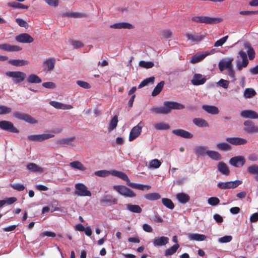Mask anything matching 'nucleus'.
Returning <instances> with one entry per match:
<instances>
[{"label":"nucleus","instance_id":"nucleus-18","mask_svg":"<svg viewBox=\"0 0 258 258\" xmlns=\"http://www.w3.org/2000/svg\"><path fill=\"white\" fill-rule=\"evenodd\" d=\"M240 115L245 118H258V114L252 110H244L240 112Z\"/></svg>","mask_w":258,"mask_h":258},{"label":"nucleus","instance_id":"nucleus-20","mask_svg":"<svg viewBox=\"0 0 258 258\" xmlns=\"http://www.w3.org/2000/svg\"><path fill=\"white\" fill-rule=\"evenodd\" d=\"M49 104L52 106L57 109L68 110L73 108V106H72L71 105L65 104L55 101H50Z\"/></svg>","mask_w":258,"mask_h":258},{"label":"nucleus","instance_id":"nucleus-61","mask_svg":"<svg viewBox=\"0 0 258 258\" xmlns=\"http://www.w3.org/2000/svg\"><path fill=\"white\" fill-rule=\"evenodd\" d=\"M11 186L14 189L17 190L18 191H23L25 189V186L23 184H11Z\"/></svg>","mask_w":258,"mask_h":258},{"label":"nucleus","instance_id":"nucleus-22","mask_svg":"<svg viewBox=\"0 0 258 258\" xmlns=\"http://www.w3.org/2000/svg\"><path fill=\"white\" fill-rule=\"evenodd\" d=\"M169 242V238L165 236L158 237L154 238L153 244L155 246L166 245Z\"/></svg>","mask_w":258,"mask_h":258},{"label":"nucleus","instance_id":"nucleus-33","mask_svg":"<svg viewBox=\"0 0 258 258\" xmlns=\"http://www.w3.org/2000/svg\"><path fill=\"white\" fill-rule=\"evenodd\" d=\"M188 237L190 240L198 241H204L206 239V236L198 233L188 234Z\"/></svg>","mask_w":258,"mask_h":258},{"label":"nucleus","instance_id":"nucleus-19","mask_svg":"<svg viewBox=\"0 0 258 258\" xmlns=\"http://www.w3.org/2000/svg\"><path fill=\"white\" fill-rule=\"evenodd\" d=\"M0 49L9 52L19 51L22 49V48L17 45H11L9 44L5 43L0 44Z\"/></svg>","mask_w":258,"mask_h":258},{"label":"nucleus","instance_id":"nucleus-42","mask_svg":"<svg viewBox=\"0 0 258 258\" xmlns=\"http://www.w3.org/2000/svg\"><path fill=\"white\" fill-rule=\"evenodd\" d=\"M127 209L133 213H141L142 211V208L137 205L128 204Z\"/></svg>","mask_w":258,"mask_h":258},{"label":"nucleus","instance_id":"nucleus-43","mask_svg":"<svg viewBox=\"0 0 258 258\" xmlns=\"http://www.w3.org/2000/svg\"><path fill=\"white\" fill-rule=\"evenodd\" d=\"M179 247L178 244H175L171 247L167 249L165 251V255L166 256H169L176 252Z\"/></svg>","mask_w":258,"mask_h":258},{"label":"nucleus","instance_id":"nucleus-3","mask_svg":"<svg viewBox=\"0 0 258 258\" xmlns=\"http://www.w3.org/2000/svg\"><path fill=\"white\" fill-rule=\"evenodd\" d=\"M191 21L199 23L213 25L223 21V19L219 17H210L208 16H198L191 18Z\"/></svg>","mask_w":258,"mask_h":258},{"label":"nucleus","instance_id":"nucleus-8","mask_svg":"<svg viewBox=\"0 0 258 258\" xmlns=\"http://www.w3.org/2000/svg\"><path fill=\"white\" fill-rule=\"evenodd\" d=\"M143 125V122L140 121L136 126L133 127L130 133L129 141H133L140 135Z\"/></svg>","mask_w":258,"mask_h":258},{"label":"nucleus","instance_id":"nucleus-62","mask_svg":"<svg viewBox=\"0 0 258 258\" xmlns=\"http://www.w3.org/2000/svg\"><path fill=\"white\" fill-rule=\"evenodd\" d=\"M77 84L80 87L85 88V89H89L91 88V86L89 83H88L86 82L83 81H77Z\"/></svg>","mask_w":258,"mask_h":258},{"label":"nucleus","instance_id":"nucleus-50","mask_svg":"<svg viewBox=\"0 0 258 258\" xmlns=\"http://www.w3.org/2000/svg\"><path fill=\"white\" fill-rule=\"evenodd\" d=\"M118 122L117 116L115 115L111 120L109 126H108V131L109 132L113 130L117 126Z\"/></svg>","mask_w":258,"mask_h":258},{"label":"nucleus","instance_id":"nucleus-46","mask_svg":"<svg viewBox=\"0 0 258 258\" xmlns=\"http://www.w3.org/2000/svg\"><path fill=\"white\" fill-rule=\"evenodd\" d=\"M145 198L150 201H155L160 199L161 196L157 192L149 193L144 196Z\"/></svg>","mask_w":258,"mask_h":258},{"label":"nucleus","instance_id":"nucleus-26","mask_svg":"<svg viewBox=\"0 0 258 258\" xmlns=\"http://www.w3.org/2000/svg\"><path fill=\"white\" fill-rule=\"evenodd\" d=\"M202 108L209 113L212 114H217L219 112V110L215 106L204 105L202 106Z\"/></svg>","mask_w":258,"mask_h":258},{"label":"nucleus","instance_id":"nucleus-21","mask_svg":"<svg viewBox=\"0 0 258 258\" xmlns=\"http://www.w3.org/2000/svg\"><path fill=\"white\" fill-rule=\"evenodd\" d=\"M172 133L174 135L185 139H191L193 135L188 132L182 129L174 130Z\"/></svg>","mask_w":258,"mask_h":258},{"label":"nucleus","instance_id":"nucleus-30","mask_svg":"<svg viewBox=\"0 0 258 258\" xmlns=\"http://www.w3.org/2000/svg\"><path fill=\"white\" fill-rule=\"evenodd\" d=\"M75 140V137H73L70 138H67V139H62L57 140L56 142V144L60 146H64V145H71L73 146L72 144V142L74 141Z\"/></svg>","mask_w":258,"mask_h":258},{"label":"nucleus","instance_id":"nucleus-51","mask_svg":"<svg viewBox=\"0 0 258 258\" xmlns=\"http://www.w3.org/2000/svg\"><path fill=\"white\" fill-rule=\"evenodd\" d=\"M155 128L157 130H167L170 128V125L164 122H159L154 125Z\"/></svg>","mask_w":258,"mask_h":258},{"label":"nucleus","instance_id":"nucleus-36","mask_svg":"<svg viewBox=\"0 0 258 258\" xmlns=\"http://www.w3.org/2000/svg\"><path fill=\"white\" fill-rule=\"evenodd\" d=\"M244 47L247 49V54L248 56L249 60H253L255 57V51L253 48L251 47V45L249 43H246L244 44Z\"/></svg>","mask_w":258,"mask_h":258},{"label":"nucleus","instance_id":"nucleus-9","mask_svg":"<svg viewBox=\"0 0 258 258\" xmlns=\"http://www.w3.org/2000/svg\"><path fill=\"white\" fill-rule=\"evenodd\" d=\"M242 183V181L236 180L235 181L220 182L218 183L217 186L221 189L235 188Z\"/></svg>","mask_w":258,"mask_h":258},{"label":"nucleus","instance_id":"nucleus-59","mask_svg":"<svg viewBox=\"0 0 258 258\" xmlns=\"http://www.w3.org/2000/svg\"><path fill=\"white\" fill-rule=\"evenodd\" d=\"M12 109L5 105H0V114H6L10 113Z\"/></svg>","mask_w":258,"mask_h":258},{"label":"nucleus","instance_id":"nucleus-38","mask_svg":"<svg viewBox=\"0 0 258 258\" xmlns=\"http://www.w3.org/2000/svg\"><path fill=\"white\" fill-rule=\"evenodd\" d=\"M193 123L199 127H208L209 124L205 119L201 118H195L193 119Z\"/></svg>","mask_w":258,"mask_h":258},{"label":"nucleus","instance_id":"nucleus-48","mask_svg":"<svg viewBox=\"0 0 258 258\" xmlns=\"http://www.w3.org/2000/svg\"><path fill=\"white\" fill-rule=\"evenodd\" d=\"M239 56L242 59V66L244 68L247 66L248 64V60L247 57V54L243 50H240L238 53Z\"/></svg>","mask_w":258,"mask_h":258},{"label":"nucleus","instance_id":"nucleus-56","mask_svg":"<svg viewBox=\"0 0 258 258\" xmlns=\"http://www.w3.org/2000/svg\"><path fill=\"white\" fill-rule=\"evenodd\" d=\"M228 38V36L226 35L219 40H217L215 42V43L214 44V47H219L222 46L225 42L227 41V39Z\"/></svg>","mask_w":258,"mask_h":258},{"label":"nucleus","instance_id":"nucleus-47","mask_svg":"<svg viewBox=\"0 0 258 258\" xmlns=\"http://www.w3.org/2000/svg\"><path fill=\"white\" fill-rule=\"evenodd\" d=\"M207 155L210 158L214 160H220L221 159V155L216 151H209L207 152Z\"/></svg>","mask_w":258,"mask_h":258},{"label":"nucleus","instance_id":"nucleus-24","mask_svg":"<svg viewBox=\"0 0 258 258\" xmlns=\"http://www.w3.org/2000/svg\"><path fill=\"white\" fill-rule=\"evenodd\" d=\"M61 17L85 18L87 16L86 14L79 12H68L60 14Z\"/></svg>","mask_w":258,"mask_h":258},{"label":"nucleus","instance_id":"nucleus-37","mask_svg":"<svg viewBox=\"0 0 258 258\" xmlns=\"http://www.w3.org/2000/svg\"><path fill=\"white\" fill-rule=\"evenodd\" d=\"M27 81L29 83L38 84L42 82V80L37 75L31 74L28 77Z\"/></svg>","mask_w":258,"mask_h":258},{"label":"nucleus","instance_id":"nucleus-41","mask_svg":"<svg viewBox=\"0 0 258 258\" xmlns=\"http://www.w3.org/2000/svg\"><path fill=\"white\" fill-rule=\"evenodd\" d=\"M216 148L220 151H227L231 150V146L228 144L224 142L218 143Z\"/></svg>","mask_w":258,"mask_h":258},{"label":"nucleus","instance_id":"nucleus-1","mask_svg":"<svg viewBox=\"0 0 258 258\" xmlns=\"http://www.w3.org/2000/svg\"><path fill=\"white\" fill-rule=\"evenodd\" d=\"M96 176L99 177H107L110 174L117 177L122 180L125 181L127 184L132 188L138 189L141 190H148L151 188V186L148 185H144L141 184H137L131 182L128 176L124 173L117 170H112L111 171L106 170H101L96 171L94 172Z\"/></svg>","mask_w":258,"mask_h":258},{"label":"nucleus","instance_id":"nucleus-64","mask_svg":"<svg viewBox=\"0 0 258 258\" xmlns=\"http://www.w3.org/2000/svg\"><path fill=\"white\" fill-rule=\"evenodd\" d=\"M16 22L21 27L26 28L28 26V23L25 21L21 18L16 19Z\"/></svg>","mask_w":258,"mask_h":258},{"label":"nucleus","instance_id":"nucleus-7","mask_svg":"<svg viewBox=\"0 0 258 258\" xmlns=\"http://www.w3.org/2000/svg\"><path fill=\"white\" fill-rule=\"evenodd\" d=\"M75 194L81 197H90L91 192L88 190L87 187L83 183H78L75 184Z\"/></svg>","mask_w":258,"mask_h":258},{"label":"nucleus","instance_id":"nucleus-60","mask_svg":"<svg viewBox=\"0 0 258 258\" xmlns=\"http://www.w3.org/2000/svg\"><path fill=\"white\" fill-rule=\"evenodd\" d=\"M232 239V237L230 235H226L222 237L219 238L218 241L220 243H227L231 241Z\"/></svg>","mask_w":258,"mask_h":258},{"label":"nucleus","instance_id":"nucleus-27","mask_svg":"<svg viewBox=\"0 0 258 258\" xmlns=\"http://www.w3.org/2000/svg\"><path fill=\"white\" fill-rule=\"evenodd\" d=\"M176 197L178 202L183 204L187 203L190 200V197L183 192L178 193Z\"/></svg>","mask_w":258,"mask_h":258},{"label":"nucleus","instance_id":"nucleus-63","mask_svg":"<svg viewBox=\"0 0 258 258\" xmlns=\"http://www.w3.org/2000/svg\"><path fill=\"white\" fill-rule=\"evenodd\" d=\"M161 33L163 38H169L171 37L172 34L170 30H164Z\"/></svg>","mask_w":258,"mask_h":258},{"label":"nucleus","instance_id":"nucleus-14","mask_svg":"<svg viewBox=\"0 0 258 258\" xmlns=\"http://www.w3.org/2000/svg\"><path fill=\"white\" fill-rule=\"evenodd\" d=\"M233 60L232 58H229L227 59H223L221 60L219 64L218 67L221 72L223 71L226 69H228L232 66V62Z\"/></svg>","mask_w":258,"mask_h":258},{"label":"nucleus","instance_id":"nucleus-17","mask_svg":"<svg viewBox=\"0 0 258 258\" xmlns=\"http://www.w3.org/2000/svg\"><path fill=\"white\" fill-rule=\"evenodd\" d=\"M226 141L233 145H241L247 143V140L238 137L227 138Z\"/></svg>","mask_w":258,"mask_h":258},{"label":"nucleus","instance_id":"nucleus-11","mask_svg":"<svg viewBox=\"0 0 258 258\" xmlns=\"http://www.w3.org/2000/svg\"><path fill=\"white\" fill-rule=\"evenodd\" d=\"M0 128L14 133L19 132V130L14 126L12 122L7 120L0 121Z\"/></svg>","mask_w":258,"mask_h":258},{"label":"nucleus","instance_id":"nucleus-55","mask_svg":"<svg viewBox=\"0 0 258 258\" xmlns=\"http://www.w3.org/2000/svg\"><path fill=\"white\" fill-rule=\"evenodd\" d=\"M247 171L249 173L252 175H258V165H253L247 168Z\"/></svg>","mask_w":258,"mask_h":258},{"label":"nucleus","instance_id":"nucleus-45","mask_svg":"<svg viewBox=\"0 0 258 258\" xmlns=\"http://www.w3.org/2000/svg\"><path fill=\"white\" fill-rule=\"evenodd\" d=\"M7 5L9 7L14 9H28L29 8V6H28L16 2L8 3Z\"/></svg>","mask_w":258,"mask_h":258},{"label":"nucleus","instance_id":"nucleus-39","mask_svg":"<svg viewBox=\"0 0 258 258\" xmlns=\"http://www.w3.org/2000/svg\"><path fill=\"white\" fill-rule=\"evenodd\" d=\"M164 84L165 83L163 81H162L159 83L154 89L152 93V95L153 96H156L158 95L161 92Z\"/></svg>","mask_w":258,"mask_h":258},{"label":"nucleus","instance_id":"nucleus-2","mask_svg":"<svg viewBox=\"0 0 258 258\" xmlns=\"http://www.w3.org/2000/svg\"><path fill=\"white\" fill-rule=\"evenodd\" d=\"M185 108L184 105L173 101H165L163 106L160 107H153L151 108L152 112L155 114H167L171 112V109H183Z\"/></svg>","mask_w":258,"mask_h":258},{"label":"nucleus","instance_id":"nucleus-13","mask_svg":"<svg viewBox=\"0 0 258 258\" xmlns=\"http://www.w3.org/2000/svg\"><path fill=\"white\" fill-rule=\"evenodd\" d=\"M245 162L244 157L241 156H235L231 158L229 160V163L236 167L243 166Z\"/></svg>","mask_w":258,"mask_h":258},{"label":"nucleus","instance_id":"nucleus-53","mask_svg":"<svg viewBox=\"0 0 258 258\" xmlns=\"http://www.w3.org/2000/svg\"><path fill=\"white\" fill-rule=\"evenodd\" d=\"M139 65L140 67L143 68L150 69L154 67V64L152 61H145L144 60H141L139 62Z\"/></svg>","mask_w":258,"mask_h":258},{"label":"nucleus","instance_id":"nucleus-35","mask_svg":"<svg viewBox=\"0 0 258 258\" xmlns=\"http://www.w3.org/2000/svg\"><path fill=\"white\" fill-rule=\"evenodd\" d=\"M208 147L205 146H197L194 149L195 154L198 156H204L207 155V152L209 151L207 150Z\"/></svg>","mask_w":258,"mask_h":258},{"label":"nucleus","instance_id":"nucleus-31","mask_svg":"<svg viewBox=\"0 0 258 258\" xmlns=\"http://www.w3.org/2000/svg\"><path fill=\"white\" fill-rule=\"evenodd\" d=\"M9 63L14 66L21 67L28 65L29 62L23 59H10Z\"/></svg>","mask_w":258,"mask_h":258},{"label":"nucleus","instance_id":"nucleus-40","mask_svg":"<svg viewBox=\"0 0 258 258\" xmlns=\"http://www.w3.org/2000/svg\"><path fill=\"white\" fill-rule=\"evenodd\" d=\"M186 36L188 40H190L192 42H199L201 41L203 38L202 36L196 34H193L190 33H187L186 34Z\"/></svg>","mask_w":258,"mask_h":258},{"label":"nucleus","instance_id":"nucleus-49","mask_svg":"<svg viewBox=\"0 0 258 258\" xmlns=\"http://www.w3.org/2000/svg\"><path fill=\"white\" fill-rule=\"evenodd\" d=\"M162 204L169 209L172 210L174 208V205L172 201L168 198H163L162 199Z\"/></svg>","mask_w":258,"mask_h":258},{"label":"nucleus","instance_id":"nucleus-29","mask_svg":"<svg viewBox=\"0 0 258 258\" xmlns=\"http://www.w3.org/2000/svg\"><path fill=\"white\" fill-rule=\"evenodd\" d=\"M207 56H208V54L204 53V52L201 53H197L191 57L190 62L192 63L199 62L204 59Z\"/></svg>","mask_w":258,"mask_h":258},{"label":"nucleus","instance_id":"nucleus-44","mask_svg":"<svg viewBox=\"0 0 258 258\" xmlns=\"http://www.w3.org/2000/svg\"><path fill=\"white\" fill-rule=\"evenodd\" d=\"M101 203H109L110 204H116L117 199L108 195H106L100 200Z\"/></svg>","mask_w":258,"mask_h":258},{"label":"nucleus","instance_id":"nucleus-28","mask_svg":"<svg viewBox=\"0 0 258 258\" xmlns=\"http://www.w3.org/2000/svg\"><path fill=\"white\" fill-rule=\"evenodd\" d=\"M110 28L113 29H131L133 28V26L126 22H121L114 24L110 26Z\"/></svg>","mask_w":258,"mask_h":258},{"label":"nucleus","instance_id":"nucleus-4","mask_svg":"<svg viewBox=\"0 0 258 258\" xmlns=\"http://www.w3.org/2000/svg\"><path fill=\"white\" fill-rule=\"evenodd\" d=\"M6 75L13 79L15 84H19L24 81L26 78V74L20 71H9L6 73Z\"/></svg>","mask_w":258,"mask_h":258},{"label":"nucleus","instance_id":"nucleus-57","mask_svg":"<svg viewBox=\"0 0 258 258\" xmlns=\"http://www.w3.org/2000/svg\"><path fill=\"white\" fill-rule=\"evenodd\" d=\"M208 203L211 206H215L219 204L220 200L217 197H211L208 199Z\"/></svg>","mask_w":258,"mask_h":258},{"label":"nucleus","instance_id":"nucleus-5","mask_svg":"<svg viewBox=\"0 0 258 258\" xmlns=\"http://www.w3.org/2000/svg\"><path fill=\"white\" fill-rule=\"evenodd\" d=\"M13 116L19 120L25 121L30 124H36L38 122L35 118L29 114L23 112L15 111L13 113Z\"/></svg>","mask_w":258,"mask_h":258},{"label":"nucleus","instance_id":"nucleus-10","mask_svg":"<svg viewBox=\"0 0 258 258\" xmlns=\"http://www.w3.org/2000/svg\"><path fill=\"white\" fill-rule=\"evenodd\" d=\"M54 134H43L41 135H33L28 136L27 138L30 141L41 142L50 138L54 137Z\"/></svg>","mask_w":258,"mask_h":258},{"label":"nucleus","instance_id":"nucleus-58","mask_svg":"<svg viewBox=\"0 0 258 258\" xmlns=\"http://www.w3.org/2000/svg\"><path fill=\"white\" fill-rule=\"evenodd\" d=\"M217 84L224 89H227L229 86V82L227 80L221 79L217 83Z\"/></svg>","mask_w":258,"mask_h":258},{"label":"nucleus","instance_id":"nucleus-54","mask_svg":"<svg viewBox=\"0 0 258 258\" xmlns=\"http://www.w3.org/2000/svg\"><path fill=\"white\" fill-rule=\"evenodd\" d=\"M161 165V162L158 159L152 160L149 162V167L151 168H158Z\"/></svg>","mask_w":258,"mask_h":258},{"label":"nucleus","instance_id":"nucleus-25","mask_svg":"<svg viewBox=\"0 0 258 258\" xmlns=\"http://www.w3.org/2000/svg\"><path fill=\"white\" fill-rule=\"evenodd\" d=\"M217 168L218 171L221 172L222 174L225 175H229L230 174V171L229 170L227 165L223 162H220L218 164Z\"/></svg>","mask_w":258,"mask_h":258},{"label":"nucleus","instance_id":"nucleus-15","mask_svg":"<svg viewBox=\"0 0 258 258\" xmlns=\"http://www.w3.org/2000/svg\"><path fill=\"white\" fill-rule=\"evenodd\" d=\"M206 81V78L200 74H195L191 80L192 85L199 86L204 84Z\"/></svg>","mask_w":258,"mask_h":258},{"label":"nucleus","instance_id":"nucleus-12","mask_svg":"<svg viewBox=\"0 0 258 258\" xmlns=\"http://www.w3.org/2000/svg\"><path fill=\"white\" fill-rule=\"evenodd\" d=\"M244 131L248 134L258 133V126L255 125L254 122L251 120H245L244 123Z\"/></svg>","mask_w":258,"mask_h":258},{"label":"nucleus","instance_id":"nucleus-34","mask_svg":"<svg viewBox=\"0 0 258 258\" xmlns=\"http://www.w3.org/2000/svg\"><path fill=\"white\" fill-rule=\"evenodd\" d=\"M27 169L33 172H43V169L41 167L38 166L35 163H30L27 165Z\"/></svg>","mask_w":258,"mask_h":258},{"label":"nucleus","instance_id":"nucleus-16","mask_svg":"<svg viewBox=\"0 0 258 258\" xmlns=\"http://www.w3.org/2000/svg\"><path fill=\"white\" fill-rule=\"evenodd\" d=\"M16 40L21 43H32L34 41L33 37L27 33H23L17 36Z\"/></svg>","mask_w":258,"mask_h":258},{"label":"nucleus","instance_id":"nucleus-6","mask_svg":"<svg viewBox=\"0 0 258 258\" xmlns=\"http://www.w3.org/2000/svg\"><path fill=\"white\" fill-rule=\"evenodd\" d=\"M113 188L119 194L125 197L133 198L136 197L135 193L125 186L115 185L113 186Z\"/></svg>","mask_w":258,"mask_h":258},{"label":"nucleus","instance_id":"nucleus-52","mask_svg":"<svg viewBox=\"0 0 258 258\" xmlns=\"http://www.w3.org/2000/svg\"><path fill=\"white\" fill-rule=\"evenodd\" d=\"M256 92L252 88H246L244 92V96L246 98H250L254 96Z\"/></svg>","mask_w":258,"mask_h":258},{"label":"nucleus","instance_id":"nucleus-23","mask_svg":"<svg viewBox=\"0 0 258 258\" xmlns=\"http://www.w3.org/2000/svg\"><path fill=\"white\" fill-rule=\"evenodd\" d=\"M55 60L54 58H49L43 63V67L45 71L47 72L52 70L55 66Z\"/></svg>","mask_w":258,"mask_h":258},{"label":"nucleus","instance_id":"nucleus-32","mask_svg":"<svg viewBox=\"0 0 258 258\" xmlns=\"http://www.w3.org/2000/svg\"><path fill=\"white\" fill-rule=\"evenodd\" d=\"M70 166L73 169H78L84 171L86 170V167L80 161H75L70 163Z\"/></svg>","mask_w":258,"mask_h":258}]
</instances>
